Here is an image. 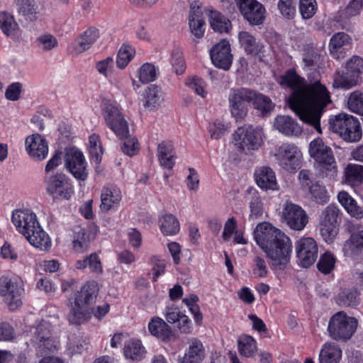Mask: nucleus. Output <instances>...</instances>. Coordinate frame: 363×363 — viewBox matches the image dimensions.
Wrapping results in <instances>:
<instances>
[{"mask_svg": "<svg viewBox=\"0 0 363 363\" xmlns=\"http://www.w3.org/2000/svg\"><path fill=\"white\" fill-rule=\"evenodd\" d=\"M338 225L320 223V233L323 240L328 244H332L338 234Z\"/></svg>", "mask_w": 363, "mask_h": 363, "instance_id": "nucleus-61", "label": "nucleus"}, {"mask_svg": "<svg viewBox=\"0 0 363 363\" xmlns=\"http://www.w3.org/2000/svg\"><path fill=\"white\" fill-rule=\"evenodd\" d=\"M343 251L350 257H356L363 251V230L351 235L343 245Z\"/></svg>", "mask_w": 363, "mask_h": 363, "instance_id": "nucleus-36", "label": "nucleus"}, {"mask_svg": "<svg viewBox=\"0 0 363 363\" xmlns=\"http://www.w3.org/2000/svg\"><path fill=\"white\" fill-rule=\"evenodd\" d=\"M25 149L33 160L41 161L48 155V143L43 135L34 133L26 138Z\"/></svg>", "mask_w": 363, "mask_h": 363, "instance_id": "nucleus-21", "label": "nucleus"}, {"mask_svg": "<svg viewBox=\"0 0 363 363\" xmlns=\"http://www.w3.org/2000/svg\"><path fill=\"white\" fill-rule=\"evenodd\" d=\"M146 350L140 340H131L123 348V354L126 359L133 361H140L145 356Z\"/></svg>", "mask_w": 363, "mask_h": 363, "instance_id": "nucleus-38", "label": "nucleus"}, {"mask_svg": "<svg viewBox=\"0 0 363 363\" xmlns=\"http://www.w3.org/2000/svg\"><path fill=\"white\" fill-rule=\"evenodd\" d=\"M284 234L267 222L258 224L254 230L255 240L262 250Z\"/></svg>", "mask_w": 363, "mask_h": 363, "instance_id": "nucleus-22", "label": "nucleus"}, {"mask_svg": "<svg viewBox=\"0 0 363 363\" xmlns=\"http://www.w3.org/2000/svg\"><path fill=\"white\" fill-rule=\"evenodd\" d=\"M363 73V59L354 55L346 63V71L337 73L333 86L337 88L349 89L357 84L359 77Z\"/></svg>", "mask_w": 363, "mask_h": 363, "instance_id": "nucleus-11", "label": "nucleus"}, {"mask_svg": "<svg viewBox=\"0 0 363 363\" xmlns=\"http://www.w3.org/2000/svg\"><path fill=\"white\" fill-rule=\"evenodd\" d=\"M51 324L45 320L25 331L26 343L34 347L39 355L46 354L57 347V340L51 335Z\"/></svg>", "mask_w": 363, "mask_h": 363, "instance_id": "nucleus-4", "label": "nucleus"}, {"mask_svg": "<svg viewBox=\"0 0 363 363\" xmlns=\"http://www.w3.org/2000/svg\"><path fill=\"white\" fill-rule=\"evenodd\" d=\"M45 182L47 191L53 198L69 200L74 194L72 182L64 174L48 177Z\"/></svg>", "mask_w": 363, "mask_h": 363, "instance_id": "nucleus-15", "label": "nucleus"}, {"mask_svg": "<svg viewBox=\"0 0 363 363\" xmlns=\"http://www.w3.org/2000/svg\"><path fill=\"white\" fill-rule=\"evenodd\" d=\"M282 218L290 228L298 231L303 230L308 222L306 211L291 202H286L284 205Z\"/></svg>", "mask_w": 363, "mask_h": 363, "instance_id": "nucleus-16", "label": "nucleus"}, {"mask_svg": "<svg viewBox=\"0 0 363 363\" xmlns=\"http://www.w3.org/2000/svg\"><path fill=\"white\" fill-rule=\"evenodd\" d=\"M205 356V348L200 340L192 337L186 341V348L183 357V363H201Z\"/></svg>", "mask_w": 363, "mask_h": 363, "instance_id": "nucleus-26", "label": "nucleus"}, {"mask_svg": "<svg viewBox=\"0 0 363 363\" xmlns=\"http://www.w3.org/2000/svg\"><path fill=\"white\" fill-rule=\"evenodd\" d=\"M257 186L264 191H277L279 189L276 174L269 167L257 169L255 174Z\"/></svg>", "mask_w": 363, "mask_h": 363, "instance_id": "nucleus-25", "label": "nucleus"}, {"mask_svg": "<svg viewBox=\"0 0 363 363\" xmlns=\"http://www.w3.org/2000/svg\"><path fill=\"white\" fill-rule=\"evenodd\" d=\"M159 226L162 233L164 235H174L180 229L179 220L173 215L168 213L160 216Z\"/></svg>", "mask_w": 363, "mask_h": 363, "instance_id": "nucleus-40", "label": "nucleus"}, {"mask_svg": "<svg viewBox=\"0 0 363 363\" xmlns=\"http://www.w3.org/2000/svg\"><path fill=\"white\" fill-rule=\"evenodd\" d=\"M302 62L304 68L316 69L320 62V55L313 49H310L303 55Z\"/></svg>", "mask_w": 363, "mask_h": 363, "instance_id": "nucleus-64", "label": "nucleus"}, {"mask_svg": "<svg viewBox=\"0 0 363 363\" xmlns=\"http://www.w3.org/2000/svg\"><path fill=\"white\" fill-rule=\"evenodd\" d=\"M274 127L286 136H299L302 133V128L299 124L289 116H277L274 121Z\"/></svg>", "mask_w": 363, "mask_h": 363, "instance_id": "nucleus-27", "label": "nucleus"}, {"mask_svg": "<svg viewBox=\"0 0 363 363\" xmlns=\"http://www.w3.org/2000/svg\"><path fill=\"white\" fill-rule=\"evenodd\" d=\"M359 302V294L356 289H345L337 297V303L341 306H353Z\"/></svg>", "mask_w": 363, "mask_h": 363, "instance_id": "nucleus-52", "label": "nucleus"}, {"mask_svg": "<svg viewBox=\"0 0 363 363\" xmlns=\"http://www.w3.org/2000/svg\"><path fill=\"white\" fill-rule=\"evenodd\" d=\"M308 152L315 161L317 176L335 179L337 168L332 149L320 138H317L310 143Z\"/></svg>", "mask_w": 363, "mask_h": 363, "instance_id": "nucleus-3", "label": "nucleus"}, {"mask_svg": "<svg viewBox=\"0 0 363 363\" xmlns=\"http://www.w3.org/2000/svg\"><path fill=\"white\" fill-rule=\"evenodd\" d=\"M352 43V38L345 33L340 32L332 36L329 49L333 57L340 60L345 57V49Z\"/></svg>", "mask_w": 363, "mask_h": 363, "instance_id": "nucleus-29", "label": "nucleus"}, {"mask_svg": "<svg viewBox=\"0 0 363 363\" xmlns=\"http://www.w3.org/2000/svg\"><path fill=\"white\" fill-rule=\"evenodd\" d=\"M89 267L90 271L96 274H101L103 272L101 263L97 254H91L84 259L77 260L75 264V268L77 269H84Z\"/></svg>", "mask_w": 363, "mask_h": 363, "instance_id": "nucleus-44", "label": "nucleus"}, {"mask_svg": "<svg viewBox=\"0 0 363 363\" xmlns=\"http://www.w3.org/2000/svg\"><path fill=\"white\" fill-rule=\"evenodd\" d=\"M309 193L312 199L318 203L323 204L329 201L328 191L325 186L319 182H315L310 186Z\"/></svg>", "mask_w": 363, "mask_h": 363, "instance_id": "nucleus-53", "label": "nucleus"}, {"mask_svg": "<svg viewBox=\"0 0 363 363\" xmlns=\"http://www.w3.org/2000/svg\"><path fill=\"white\" fill-rule=\"evenodd\" d=\"M263 250L272 260V267L282 269L290 261L292 242L290 238L284 234L268 246H265Z\"/></svg>", "mask_w": 363, "mask_h": 363, "instance_id": "nucleus-8", "label": "nucleus"}, {"mask_svg": "<svg viewBox=\"0 0 363 363\" xmlns=\"http://www.w3.org/2000/svg\"><path fill=\"white\" fill-rule=\"evenodd\" d=\"M346 180L352 185L363 183V165L349 164L345 169Z\"/></svg>", "mask_w": 363, "mask_h": 363, "instance_id": "nucleus-51", "label": "nucleus"}, {"mask_svg": "<svg viewBox=\"0 0 363 363\" xmlns=\"http://www.w3.org/2000/svg\"><path fill=\"white\" fill-rule=\"evenodd\" d=\"M330 123L333 131L347 142H357L362 138L360 123L352 116L340 113Z\"/></svg>", "mask_w": 363, "mask_h": 363, "instance_id": "nucleus-5", "label": "nucleus"}, {"mask_svg": "<svg viewBox=\"0 0 363 363\" xmlns=\"http://www.w3.org/2000/svg\"><path fill=\"white\" fill-rule=\"evenodd\" d=\"M279 83L292 91L287 99L291 110L301 121L321 134L320 118L325 108L332 101L326 86L320 81L306 84L294 69L280 76Z\"/></svg>", "mask_w": 363, "mask_h": 363, "instance_id": "nucleus-1", "label": "nucleus"}, {"mask_svg": "<svg viewBox=\"0 0 363 363\" xmlns=\"http://www.w3.org/2000/svg\"><path fill=\"white\" fill-rule=\"evenodd\" d=\"M239 42L247 54L256 55L262 50V45L255 38L247 31H240L238 34Z\"/></svg>", "mask_w": 363, "mask_h": 363, "instance_id": "nucleus-42", "label": "nucleus"}, {"mask_svg": "<svg viewBox=\"0 0 363 363\" xmlns=\"http://www.w3.org/2000/svg\"><path fill=\"white\" fill-rule=\"evenodd\" d=\"M99 291V285L95 281H86L80 291L70 301V312L68 320L72 324H82L88 320L91 315V305L94 303Z\"/></svg>", "mask_w": 363, "mask_h": 363, "instance_id": "nucleus-2", "label": "nucleus"}, {"mask_svg": "<svg viewBox=\"0 0 363 363\" xmlns=\"http://www.w3.org/2000/svg\"><path fill=\"white\" fill-rule=\"evenodd\" d=\"M90 240V234L87 233L84 229L78 228L74 231L72 241L73 250L77 253L84 252L87 250Z\"/></svg>", "mask_w": 363, "mask_h": 363, "instance_id": "nucleus-46", "label": "nucleus"}, {"mask_svg": "<svg viewBox=\"0 0 363 363\" xmlns=\"http://www.w3.org/2000/svg\"><path fill=\"white\" fill-rule=\"evenodd\" d=\"M23 286V281L18 277L4 276L0 278V296L9 310L15 311L21 306Z\"/></svg>", "mask_w": 363, "mask_h": 363, "instance_id": "nucleus-9", "label": "nucleus"}, {"mask_svg": "<svg viewBox=\"0 0 363 363\" xmlns=\"http://www.w3.org/2000/svg\"><path fill=\"white\" fill-rule=\"evenodd\" d=\"M209 23L211 28L218 33H228L230 26V21L216 11H211L209 13Z\"/></svg>", "mask_w": 363, "mask_h": 363, "instance_id": "nucleus-43", "label": "nucleus"}, {"mask_svg": "<svg viewBox=\"0 0 363 363\" xmlns=\"http://www.w3.org/2000/svg\"><path fill=\"white\" fill-rule=\"evenodd\" d=\"M34 44L40 50L48 52L57 47L58 41L56 37L52 34L43 33L37 36Z\"/></svg>", "mask_w": 363, "mask_h": 363, "instance_id": "nucleus-47", "label": "nucleus"}, {"mask_svg": "<svg viewBox=\"0 0 363 363\" xmlns=\"http://www.w3.org/2000/svg\"><path fill=\"white\" fill-rule=\"evenodd\" d=\"M337 199L350 216L356 219L363 218V207L358 206L357 201L347 191L339 192Z\"/></svg>", "mask_w": 363, "mask_h": 363, "instance_id": "nucleus-34", "label": "nucleus"}, {"mask_svg": "<svg viewBox=\"0 0 363 363\" xmlns=\"http://www.w3.org/2000/svg\"><path fill=\"white\" fill-rule=\"evenodd\" d=\"M335 262L336 259L335 256L330 252H325L320 256L317 264V267L320 272L328 274L334 269Z\"/></svg>", "mask_w": 363, "mask_h": 363, "instance_id": "nucleus-58", "label": "nucleus"}, {"mask_svg": "<svg viewBox=\"0 0 363 363\" xmlns=\"http://www.w3.org/2000/svg\"><path fill=\"white\" fill-rule=\"evenodd\" d=\"M189 27L191 33L197 38H201L203 36L205 32V21L201 8L196 1L190 4Z\"/></svg>", "mask_w": 363, "mask_h": 363, "instance_id": "nucleus-23", "label": "nucleus"}, {"mask_svg": "<svg viewBox=\"0 0 363 363\" xmlns=\"http://www.w3.org/2000/svg\"><path fill=\"white\" fill-rule=\"evenodd\" d=\"M29 233L25 238L32 246L43 251H47L50 248L51 240L39 223Z\"/></svg>", "mask_w": 363, "mask_h": 363, "instance_id": "nucleus-31", "label": "nucleus"}, {"mask_svg": "<svg viewBox=\"0 0 363 363\" xmlns=\"http://www.w3.org/2000/svg\"><path fill=\"white\" fill-rule=\"evenodd\" d=\"M251 102H253L255 108L259 110L262 113H268L274 108V104L268 96L255 91H254Z\"/></svg>", "mask_w": 363, "mask_h": 363, "instance_id": "nucleus-55", "label": "nucleus"}, {"mask_svg": "<svg viewBox=\"0 0 363 363\" xmlns=\"http://www.w3.org/2000/svg\"><path fill=\"white\" fill-rule=\"evenodd\" d=\"M257 350L256 340L250 335H244L238 339V350L241 355L251 357Z\"/></svg>", "mask_w": 363, "mask_h": 363, "instance_id": "nucleus-45", "label": "nucleus"}, {"mask_svg": "<svg viewBox=\"0 0 363 363\" xmlns=\"http://www.w3.org/2000/svg\"><path fill=\"white\" fill-rule=\"evenodd\" d=\"M357 324L356 318L347 315L344 312H338L330 318L328 330L333 340L345 342L354 334Z\"/></svg>", "mask_w": 363, "mask_h": 363, "instance_id": "nucleus-7", "label": "nucleus"}, {"mask_svg": "<svg viewBox=\"0 0 363 363\" xmlns=\"http://www.w3.org/2000/svg\"><path fill=\"white\" fill-rule=\"evenodd\" d=\"M162 90L155 84L148 86L141 95L139 105L145 110L153 111L162 101Z\"/></svg>", "mask_w": 363, "mask_h": 363, "instance_id": "nucleus-28", "label": "nucleus"}, {"mask_svg": "<svg viewBox=\"0 0 363 363\" xmlns=\"http://www.w3.org/2000/svg\"><path fill=\"white\" fill-rule=\"evenodd\" d=\"M67 170L78 181H85L89 175L88 163L84 154L77 148L67 150L65 156Z\"/></svg>", "mask_w": 363, "mask_h": 363, "instance_id": "nucleus-13", "label": "nucleus"}, {"mask_svg": "<svg viewBox=\"0 0 363 363\" xmlns=\"http://www.w3.org/2000/svg\"><path fill=\"white\" fill-rule=\"evenodd\" d=\"M250 210V218L256 219L260 218L264 213V206L258 193L254 192L249 201Z\"/></svg>", "mask_w": 363, "mask_h": 363, "instance_id": "nucleus-57", "label": "nucleus"}, {"mask_svg": "<svg viewBox=\"0 0 363 363\" xmlns=\"http://www.w3.org/2000/svg\"><path fill=\"white\" fill-rule=\"evenodd\" d=\"M235 145L242 150H258L263 143L262 130L252 126L240 127L234 134Z\"/></svg>", "mask_w": 363, "mask_h": 363, "instance_id": "nucleus-12", "label": "nucleus"}, {"mask_svg": "<svg viewBox=\"0 0 363 363\" xmlns=\"http://www.w3.org/2000/svg\"><path fill=\"white\" fill-rule=\"evenodd\" d=\"M18 12L26 21L36 20L38 15V6L35 0H16Z\"/></svg>", "mask_w": 363, "mask_h": 363, "instance_id": "nucleus-37", "label": "nucleus"}, {"mask_svg": "<svg viewBox=\"0 0 363 363\" xmlns=\"http://www.w3.org/2000/svg\"><path fill=\"white\" fill-rule=\"evenodd\" d=\"M254 91L246 89H232L228 95L229 110L236 122H242L248 113V104L252 101Z\"/></svg>", "mask_w": 363, "mask_h": 363, "instance_id": "nucleus-10", "label": "nucleus"}, {"mask_svg": "<svg viewBox=\"0 0 363 363\" xmlns=\"http://www.w3.org/2000/svg\"><path fill=\"white\" fill-rule=\"evenodd\" d=\"M88 345V342L82 337H72L67 343V352L70 355L82 354L87 350Z\"/></svg>", "mask_w": 363, "mask_h": 363, "instance_id": "nucleus-56", "label": "nucleus"}, {"mask_svg": "<svg viewBox=\"0 0 363 363\" xmlns=\"http://www.w3.org/2000/svg\"><path fill=\"white\" fill-rule=\"evenodd\" d=\"M237 4L241 14L252 25H260L263 23L266 9L257 0H237Z\"/></svg>", "mask_w": 363, "mask_h": 363, "instance_id": "nucleus-17", "label": "nucleus"}, {"mask_svg": "<svg viewBox=\"0 0 363 363\" xmlns=\"http://www.w3.org/2000/svg\"><path fill=\"white\" fill-rule=\"evenodd\" d=\"M274 156L277 157L280 165L287 171L295 170L299 166L301 152L294 145H281L275 149Z\"/></svg>", "mask_w": 363, "mask_h": 363, "instance_id": "nucleus-19", "label": "nucleus"}, {"mask_svg": "<svg viewBox=\"0 0 363 363\" xmlns=\"http://www.w3.org/2000/svg\"><path fill=\"white\" fill-rule=\"evenodd\" d=\"M341 214L342 213L337 206L330 204L323 211L320 223L338 225L337 220L340 218Z\"/></svg>", "mask_w": 363, "mask_h": 363, "instance_id": "nucleus-54", "label": "nucleus"}, {"mask_svg": "<svg viewBox=\"0 0 363 363\" xmlns=\"http://www.w3.org/2000/svg\"><path fill=\"white\" fill-rule=\"evenodd\" d=\"M199 298L197 295L191 294L185 298H183V303L188 308L189 312L193 315L195 323L200 326L202 324L203 315L201 312L200 307L198 305Z\"/></svg>", "mask_w": 363, "mask_h": 363, "instance_id": "nucleus-49", "label": "nucleus"}, {"mask_svg": "<svg viewBox=\"0 0 363 363\" xmlns=\"http://www.w3.org/2000/svg\"><path fill=\"white\" fill-rule=\"evenodd\" d=\"M11 222L16 230L24 237L39 223L36 214L30 208L13 210Z\"/></svg>", "mask_w": 363, "mask_h": 363, "instance_id": "nucleus-18", "label": "nucleus"}, {"mask_svg": "<svg viewBox=\"0 0 363 363\" xmlns=\"http://www.w3.org/2000/svg\"><path fill=\"white\" fill-rule=\"evenodd\" d=\"M121 199L122 192L118 186L113 185L105 186L101 194L100 207L106 211L116 210L118 208Z\"/></svg>", "mask_w": 363, "mask_h": 363, "instance_id": "nucleus-24", "label": "nucleus"}, {"mask_svg": "<svg viewBox=\"0 0 363 363\" xmlns=\"http://www.w3.org/2000/svg\"><path fill=\"white\" fill-rule=\"evenodd\" d=\"M159 75V69L155 65L145 62L136 72V77L143 84L155 82Z\"/></svg>", "mask_w": 363, "mask_h": 363, "instance_id": "nucleus-41", "label": "nucleus"}, {"mask_svg": "<svg viewBox=\"0 0 363 363\" xmlns=\"http://www.w3.org/2000/svg\"><path fill=\"white\" fill-rule=\"evenodd\" d=\"M318 9L316 0H299V11L303 19L311 18Z\"/></svg>", "mask_w": 363, "mask_h": 363, "instance_id": "nucleus-62", "label": "nucleus"}, {"mask_svg": "<svg viewBox=\"0 0 363 363\" xmlns=\"http://www.w3.org/2000/svg\"><path fill=\"white\" fill-rule=\"evenodd\" d=\"M0 29L6 35L14 37L18 26L12 15L6 12H1Z\"/></svg>", "mask_w": 363, "mask_h": 363, "instance_id": "nucleus-48", "label": "nucleus"}, {"mask_svg": "<svg viewBox=\"0 0 363 363\" xmlns=\"http://www.w3.org/2000/svg\"><path fill=\"white\" fill-rule=\"evenodd\" d=\"M342 358V350L334 342H325L319 354L320 363H339Z\"/></svg>", "mask_w": 363, "mask_h": 363, "instance_id": "nucleus-35", "label": "nucleus"}, {"mask_svg": "<svg viewBox=\"0 0 363 363\" xmlns=\"http://www.w3.org/2000/svg\"><path fill=\"white\" fill-rule=\"evenodd\" d=\"M295 251L300 265L305 268L309 267L318 257V243L313 238H301L295 242Z\"/></svg>", "mask_w": 363, "mask_h": 363, "instance_id": "nucleus-14", "label": "nucleus"}, {"mask_svg": "<svg viewBox=\"0 0 363 363\" xmlns=\"http://www.w3.org/2000/svg\"><path fill=\"white\" fill-rule=\"evenodd\" d=\"M114 60L112 57H106L96 62V71L103 77L110 78L114 70Z\"/></svg>", "mask_w": 363, "mask_h": 363, "instance_id": "nucleus-59", "label": "nucleus"}, {"mask_svg": "<svg viewBox=\"0 0 363 363\" xmlns=\"http://www.w3.org/2000/svg\"><path fill=\"white\" fill-rule=\"evenodd\" d=\"M88 147L94 161L95 162H99L101 155L103 154V150L98 135L92 134L89 136Z\"/></svg>", "mask_w": 363, "mask_h": 363, "instance_id": "nucleus-60", "label": "nucleus"}, {"mask_svg": "<svg viewBox=\"0 0 363 363\" xmlns=\"http://www.w3.org/2000/svg\"><path fill=\"white\" fill-rule=\"evenodd\" d=\"M101 110L107 126L118 137L123 138L128 133V125L119 106L109 99H103Z\"/></svg>", "mask_w": 363, "mask_h": 363, "instance_id": "nucleus-6", "label": "nucleus"}, {"mask_svg": "<svg viewBox=\"0 0 363 363\" xmlns=\"http://www.w3.org/2000/svg\"><path fill=\"white\" fill-rule=\"evenodd\" d=\"M347 104L352 112L363 116V93L354 91L350 94Z\"/></svg>", "mask_w": 363, "mask_h": 363, "instance_id": "nucleus-63", "label": "nucleus"}, {"mask_svg": "<svg viewBox=\"0 0 363 363\" xmlns=\"http://www.w3.org/2000/svg\"><path fill=\"white\" fill-rule=\"evenodd\" d=\"M135 55V48L128 44H123L118 50L116 57V65L119 69H124Z\"/></svg>", "mask_w": 363, "mask_h": 363, "instance_id": "nucleus-50", "label": "nucleus"}, {"mask_svg": "<svg viewBox=\"0 0 363 363\" xmlns=\"http://www.w3.org/2000/svg\"><path fill=\"white\" fill-rule=\"evenodd\" d=\"M150 333L163 341H171L175 335L167 324L159 317L152 318L147 325Z\"/></svg>", "mask_w": 363, "mask_h": 363, "instance_id": "nucleus-32", "label": "nucleus"}, {"mask_svg": "<svg viewBox=\"0 0 363 363\" xmlns=\"http://www.w3.org/2000/svg\"><path fill=\"white\" fill-rule=\"evenodd\" d=\"M29 233L25 238L32 246L43 251H47L50 248L51 240L39 223Z\"/></svg>", "mask_w": 363, "mask_h": 363, "instance_id": "nucleus-30", "label": "nucleus"}, {"mask_svg": "<svg viewBox=\"0 0 363 363\" xmlns=\"http://www.w3.org/2000/svg\"><path fill=\"white\" fill-rule=\"evenodd\" d=\"M99 36V30L90 28L77 38L72 45V52L80 54L89 50Z\"/></svg>", "mask_w": 363, "mask_h": 363, "instance_id": "nucleus-33", "label": "nucleus"}, {"mask_svg": "<svg viewBox=\"0 0 363 363\" xmlns=\"http://www.w3.org/2000/svg\"><path fill=\"white\" fill-rule=\"evenodd\" d=\"M157 156L160 164L164 168L172 169L175 164L174 152L170 143H160L157 148Z\"/></svg>", "mask_w": 363, "mask_h": 363, "instance_id": "nucleus-39", "label": "nucleus"}, {"mask_svg": "<svg viewBox=\"0 0 363 363\" xmlns=\"http://www.w3.org/2000/svg\"><path fill=\"white\" fill-rule=\"evenodd\" d=\"M210 56L213 65L223 70H229L233 59L229 42L222 40L210 50Z\"/></svg>", "mask_w": 363, "mask_h": 363, "instance_id": "nucleus-20", "label": "nucleus"}]
</instances>
